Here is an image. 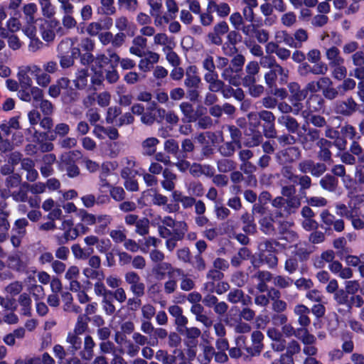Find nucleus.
Returning a JSON list of instances; mask_svg holds the SVG:
<instances>
[{
	"label": "nucleus",
	"instance_id": "13",
	"mask_svg": "<svg viewBox=\"0 0 364 364\" xmlns=\"http://www.w3.org/2000/svg\"><path fill=\"white\" fill-rule=\"evenodd\" d=\"M200 335V331L197 328H191L186 329V341L188 347L187 355L190 359L195 358L196 355V348L198 344V338Z\"/></svg>",
	"mask_w": 364,
	"mask_h": 364
},
{
	"label": "nucleus",
	"instance_id": "36",
	"mask_svg": "<svg viewBox=\"0 0 364 364\" xmlns=\"http://www.w3.org/2000/svg\"><path fill=\"white\" fill-rule=\"evenodd\" d=\"M37 10V5L35 3H29L23 6V12L26 15L28 23L33 24L37 21L34 17Z\"/></svg>",
	"mask_w": 364,
	"mask_h": 364
},
{
	"label": "nucleus",
	"instance_id": "22",
	"mask_svg": "<svg viewBox=\"0 0 364 364\" xmlns=\"http://www.w3.org/2000/svg\"><path fill=\"white\" fill-rule=\"evenodd\" d=\"M204 80L208 84V90L210 92H219L225 87V82L218 79V74L204 75Z\"/></svg>",
	"mask_w": 364,
	"mask_h": 364
},
{
	"label": "nucleus",
	"instance_id": "38",
	"mask_svg": "<svg viewBox=\"0 0 364 364\" xmlns=\"http://www.w3.org/2000/svg\"><path fill=\"white\" fill-rule=\"evenodd\" d=\"M240 148L241 144L231 141L223 144L220 148V151L223 156L228 157L232 156L237 149Z\"/></svg>",
	"mask_w": 364,
	"mask_h": 364
},
{
	"label": "nucleus",
	"instance_id": "10",
	"mask_svg": "<svg viewBox=\"0 0 364 364\" xmlns=\"http://www.w3.org/2000/svg\"><path fill=\"white\" fill-rule=\"evenodd\" d=\"M321 220L323 223L322 228L326 230L333 229L338 232H341L345 229V223L343 219L336 218L328 210H323L320 214Z\"/></svg>",
	"mask_w": 364,
	"mask_h": 364
},
{
	"label": "nucleus",
	"instance_id": "16",
	"mask_svg": "<svg viewBox=\"0 0 364 364\" xmlns=\"http://www.w3.org/2000/svg\"><path fill=\"white\" fill-rule=\"evenodd\" d=\"M227 299L232 304L240 303L243 306L252 304V298L244 291L239 289H232L227 296Z\"/></svg>",
	"mask_w": 364,
	"mask_h": 364
},
{
	"label": "nucleus",
	"instance_id": "27",
	"mask_svg": "<svg viewBox=\"0 0 364 364\" xmlns=\"http://www.w3.org/2000/svg\"><path fill=\"white\" fill-rule=\"evenodd\" d=\"M95 346V343L92 337L87 335L84 340V350L80 352L81 358L85 360H91L94 356L93 348Z\"/></svg>",
	"mask_w": 364,
	"mask_h": 364
},
{
	"label": "nucleus",
	"instance_id": "35",
	"mask_svg": "<svg viewBox=\"0 0 364 364\" xmlns=\"http://www.w3.org/2000/svg\"><path fill=\"white\" fill-rule=\"evenodd\" d=\"M88 76L87 70H78L76 73V78L73 80L75 87L78 90L84 89L87 86Z\"/></svg>",
	"mask_w": 364,
	"mask_h": 364
},
{
	"label": "nucleus",
	"instance_id": "34",
	"mask_svg": "<svg viewBox=\"0 0 364 364\" xmlns=\"http://www.w3.org/2000/svg\"><path fill=\"white\" fill-rule=\"evenodd\" d=\"M274 220L271 216H264L259 221L260 230L266 235H273L275 229L274 227Z\"/></svg>",
	"mask_w": 364,
	"mask_h": 364
},
{
	"label": "nucleus",
	"instance_id": "2",
	"mask_svg": "<svg viewBox=\"0 0 364 364\" xmlns=\"http://www.w3.org/2000/svg\"><path fill=\"white\" fill-rule=\"evenodd\" d=\"M272 205L276 209L275 218H287L296 213L300 208L301 202L300 198H284L282 196L274 198Z\"/></svg>",
	"mask_w": 364,
	"mask_h": 364
},
{
	"label": "nucleus",
	"instance_id": "8",
	"mask_svg": "<svg viewBox=\"0 0 364 364\" xmlns=\"http://www.w3.org/2000/svg\"><path fill=\"white\" fill-rule=\"evenodd\" d=\"M302 153L299 147L290 146L278 151L276 159L281 165H290L300 160Z\"/></svg>",
	"mask_w": 364,
	"mask_h": 364
},
{
	"label": "nucleus",
	"instance_id": "62",
	"mask_svg": "<svg viewBox=\"0 0 364 364\" xmlns=\"http://www.w3.org/2000/svg\"><path fill=\"white\" fill-rule=\"evenodd\" d=\"M259 43H266L269 39V32L264 28L257 26L254 36Z\"/></svg>",
	"mask_w": 364,
	"mask_h": 364
},
{
	"label": "nucleus",
	"instance_id": "19",
	"mask_svg": "<svg viewBox=\"0 0 364 364\" xmlns=\"http://www.w3.org/2000/svg\"><path fill=\"white\" fill-rule=\"evenodd\" d=\"M240 73V72L229 65L228 67L222 71L221 77L230 85L237 87L241 85L242 77Z\"/></svg>",
	"mask_w": 364,
	"mask_h": 364
},
{
	"label": "nucleus",
	"instance_id": "41",
	"mask_svg": "<svg viewBox=\"0 0 364 364\" xmlns=\"http://www.w3.org/2000/svg\"><path fill=\"white\" fill-rule=\"evenodd\" d=\"M301 330H308L306 328H299L295 329L291 323H286L282 327V336L284 335L286 337L295 336L299 339V336H302L303 332H299Z\"/></svg>",
	"mask_w": 364,
	"mask_h": 364
},
{
	"label": "nucleus",
	"instance_id": "4",
	"mask_svg": "<svg viewBox=\"0 0 364 364\" xmlns=\"http://www.w3.org/2000/svg\"><path fill=\"white\" fill-rule=\"evenodd\" d=\"M120 60L119 56L116 53H109V56L105 54L97 55L95 60V73L99 77H102L105 71L117 68Z\"/></svg>",
	"mask_w": 364,
	"mask_h": 364
},
{
	"label": "nucleus",
	"instance_id": "24",
	"mask_svg": "<svg viewBox=\"0 0 364 364\" xmlns=\"http://www.w3.org/2000/svg\"><path fill=\"white\" fill-rule=\"evenodd\" d=\"M277 120L278 123L285 127L289 133H296L299 127L297 120L290 115L282 114Z\"/></svg>",
	"mask_w": 364,
	"mask_h": 364
},
{
	"label": "nucleus",
	"instance_id": "12",
	"mask_svg": "<svg viewBox=\"0 0 364 364\" xmlns=\"http://www.w3.org/2000/svg\"><path fill=\"white\" fill-rule=\"evenodd\" d=\"M358 104L353 97H348L346 100L337 101L334 110L337 114L349 117L358 110Z\"/></svg>",
	"mask_w": 364,
	"mask_h": 364
},
{
	"label": "nucleus",
	"instance_id": "1",
	"mask_svg": "<svg viewBox=\"0 0 364 364\" xmlns=\"http://www.w3.org/2000/svg\"><path fill=\"white\" fill-rule=\"evenodd\" d=\"M57 50L60 65L63 68L71 67L75 60L78 58L84 65H90L95 60L92 52L81 53L78 47L74 46V43L70 38L63 39L58 44Z\"/></svg>",
	"mask_w": 364,
	"mask_h": 364
},
{
	"label": "nucleus",
	"instance_id": "54",
	"mask_svg": "<svg viewBox=\"0 0 364 364\" xmlns=\"http://www.w3.org/2000/svg\"><path fill=\"white\" fill-rule=\"evenodd\" d=\"M149 221L146 218L139 219L136 226V232L139 235L144 236L149 233Z\"/></svg>",
	"mask_w": 364,
	"mask_h": 364
},
{
	"label": "nucleus",
	"instance_id": "18",
	"mask_svg": "<svg viewBox=\"0 0 364 364\" xmlns=\"http://www.w3.org/2000/svg\"><path fill=\"white\" fill-rule=\"evenodd\" d=\"M320 132L314 128H309L307 133L304 135L299 134L300 137V142L303 148L306 150L311 149L313 144L318 141L320 138Z\"/></svg>",
	"mask_w": 364,
	"mask_h": 364
},
{
	"label": "nucleus",
	"instance_id": "15",
	"mask_svg": "<svg viewBox=\"0 0 364 364\" xmlns=\"http://www.w3.org/2000/svg\"><path fill=\"white\" fill-rule=\"evenodd\" d=\"M316 146L319 148L318 152V159L324 162L332 161V152L330 148L333 146V143L331 141L325 138H321L317 142Z\"/></svg>",
	"mask_w": 364,
	"mask_h": 364
},
{
	"label": "nucleus",
	"instance_id": "57",
	"mask_svg": "<svg viewBox=\"0 0 364 364\" xmlns=\"http://www.w3.org/2000/svg\"><path fill=\"white\" fill-rule=\"evenodd\" d=\"M159 142V139L155 137H150L146 139L143 142V146L146 148V154L149 156L153 155L156 152V146Z\"/></svg>",
	"mask_w": 364,
	"mask_h": 364
},
{
	"label": "nucleus",
	"instance_id": "21",
	"mask_svg": "<svg viewBox=\"0 0 364 364\" xmlns=\"http://www.w3.org/2000/svg\"><path fill=\"white\" fill-rule=\"evenodd\" d=\"M237 30L231 31L228 33L227 39L228 43L232 46V47H230L229 48L226 47L228 43H225V45L223 47V52L227 55H231L237 52V48L235 47L236 43L240 41V35L237 31Z\"/></svg>",
	"mask_w": 364,
	"mask_h": 364
},
{
	"label": "nucleus",
	"instance_id": "11",
	"mask_svg": "<svg viewBox=\"0 0 364 364\" xmlns=\"http://www.w3.org/2000/svg\"><path fill=\"white\" fill-rule=\"evenodd\" d=\"M303 332L302 336H299V339L304 345L303 353L306 357H314L318 353V348L314 346L316 342V338L311 334L308 330H301Z\"/></svg>",
	"mask_w": 364,
	"mask_h": 364
},
{
	"label": "nucleus",
	"instance_id": "61",
	"mask_svg": "<svg viewBox=\"0 0 364 364\" xmlns=\"http://www.w3.org/2000/svg\"><path fill=\"white\" fill-rule=\"evenodd\" d=\"M286 353L293 358V355L300 353L301 346L297 341L291 340L287 344L286 343Z\"/></svg>",
	"mask_w": 364,
	"mask_h": 364
},
{
	"label": "nucleus",
	"instance_id": "39",
	"mask_svg": "<svg viewBox=\"0 0 364 364\" xmlns=\"http://www.w3.org/2000/svg\"><path fill=\"white\" fill-rule=\"evenodd\" d=\"M217 168L220 173H227L234 171L236 168V164L231 159H223L218 161Z\"/></svg>",
	"mask_w": 364,
	"mask_h": 364
},
{
	"label": "nucleus",
	"instance_id": "26",
	"mask_svg": "<svg viewBox=\"0 0 364 364\" xmlns=\"http://www.w3.org/2000/svg\"><path fill=\"white\" fill-rule=\"evenodd\" d=\"M326 57L328 60V65L330 67L332 65H343L344 59L340 55V50L338 48L332 46L326 50Z\"/></svg>",
	"mask_w": 364,
	"mask_h": 364
},
{
	"label": "nucleus",
	"instance_id": "55",
	"mask_svg": "<svg viewBox=\"0 0 364 364\" xmlns=\"http://www.w3.org/2000/svg\"><path fill=\"white\" fill-rule=\"evenodd\" d=\"M336 210V214L340 217H344L347 219L352 218V215L355 211L353 210H349L346 204L341 203H337L335 204Z\"/></svg>",
	"mask_w": 364,
	"mask_h": 364
},
{
	"label": "nucleus",
	"instance_id": "9",
	"mask_svg": "<svg viewBox=\"0 0 364 364\" xmlns=\"http://www.w3.org/2000/svg\"><path fill=\"white\" fill-rule=\"evenodd\" d=\"M298 169L301 173H311L314 177L321 176L327 170L326 165L321 162H315L312 159H304L299 162Z\"/></svg>",
	"mask_w": 364,
	"mask_h": 364
},
{
	"label": "nucleus",
	"instance_id": "3",
	"mask_svg": "<svg viewBox=\"0 0 364 364\" xmlns=\"http://www.w3.org/2000/svg\"><path fill=\"white\" fill-rule=\"evenodd\" d=\"M333 299L338 306V311L341 314L350 313L353 306L360 308L364 304V300L360 295L350 296L344 289L337 291Z\"/></svg>",
	"mask_w": 364,
	"mask_h": 364
},
{
	"label": "nucleus",
	"instance_id": "50",
	"mask_svg": "<svg viewBox=\"0 0 364 364\" xmlns=\"http://www.w3.org/2000/svg\"><path fill=\"white\" fill-rule=\"evenodd\" d=\"M262 133L267 139L276 138L277 132L275 127V122L264 123L262 124Z\"/></svg>",
	"mask_w": 364,
	"mask_h": 364
},
{
	"label": "nucleus",
	"instance_id": "43",
	"mask_svg": "<svg viewBox=\"0 0 364 364\" xmlns=\"http://www.w3.org/2000/svg\"><path fill=\"white\" fill-rule=\"evenodd\" d=\"M293 279L289 277L277 275L273 278V284L275 287L280 289L289 288L291 286Z\"/></svg>",
	"mask_w": 364,
	"mask_h": 364
},
{
	"label": "nucleus",
	"instance_id": "14",
	"mask_svg": "<svg viewBox=\"0 0 364 364\" xmlns=\"http://www.w3.org/2000/svg\"><path fill=\"white\" fill-rule=\"evenodd\" d=\"M288 89L291 94L290 100L293 106L297 107L298 109H301L300 102L306 98L304 89H301L299 84L296 82L289 83Z\"/></svg>",
	"mask_w": 364,
	"mask_h": 364
},
{
	"label": "nucleus",
	"instance_id": "64",
	"mask_svg": "<svg viewBox=\"0 0 364 364\" xmlns=\"http://www.w3.org/2000/svg\"><path fill=\"white\" fill-rule=\"evenodd\" d=\"M262 134L259 131H257L253 133L251 137L247 139L245 144L248 147H255L259 146L262 142Z\"/></svg>",
	"mask_w": 364,
	"mask_h": 364
},
{
	"label": "nucleus",
	"instance_id": "56",
	"mask_svg": "<svg viewBox=\"0 0 364 364\" xmlns=\"http://www.w3.org/2000/svg\"><path fill=\"white\" fill-rule=\"evenodd\" d=\"M343 344L342 352L350 353L353 352L354 348V343L352 341V336L349 333H346L342 336Z\"/></svg>",
	"mask_w": 364,
	"mask_h": 364
},
{
	"label": "nucleus",
	"instance_id": "40",
	"mask_svg": "<svg viewBox=\"0 0 364 364\" xmlns=\"http://www.w3.org/2000/svg\"><path fill=\"white\" fill-rule=\"evenodd\" d=\"M168 311L171 316L176 318L177 331L182 333V309L178 306L173 305L169 307Z\"/></svg>",
	"mask_w": 364,
	"mask_h": 364
},
{
	"label": "nucleus",
	"instance_id": "5",
	"mask_svg": "<svg viewBox=\"0 0 364 364\" xmlns=\"http://www.w3.org/2000/svg\"><path fill=\"white\" fill-rule=\"evenodd\" d=\"M289 70L283 68L278 63L275 64L264 76L265 83L269 88L277 86L278 80L279 85H284L289 78Z\"/></svg>",
	"mask_w": 364,
	"mask_h": 364
},
{
	"label": "nucleus",
	"instance_id": "6",
	"mask_svg": "<svg viewBox=\"0 0 364 364\" xmlns=\"http://www.w3.org/2000/svg\"><path fill=\"white\" fill-rule=\"evenodd\" d=\"M186 78L185 85L188 87L187 95L191 101H196L198 97V85L200 82V78L198 75V69L195 65H191L187 68L186 72Z\"/></svg>",
	"mask_w": 364,
	"mask_h": 364
},
{
	"label": "nucleus",
	"instance_id": "44",
	"mask_svg": "<svg viewBox=\"0 0 364 364\" xmlns=\"http://www.w3.org/2000/svg\"><path fill=\"white\" fill-rule=\"evenodd\" d=\"M18 302L23 306V315L31 316V299L26 293L21 294L18 297Z\"/></svg>",
	"mask_w": 364,
	"mask_h": 364
},
{
	"label": "nucleus",
	"instance_id": "37",
	"mask_svg": "<svg viewBox=\"0 0 364 364\" xmlns=\"http://www.w3.org/2000/svg\"><path fill=\"white\" fill-rule=\"evenodd\" d=\"M28 225V221L26 218H18L14 222L11 231L12 232H15L20 236H25L26 235V228Z\"/></svg>",
	"mask_w": 364,
	"mask_h": 364
},
{
	"label": "nucleus",
	"instance_id": "63",
	"mask_svg": "<svg viewBox=\"0 0 364 364\" xmlns=\"http://www.w3.org/2000/svg\"><path fill=\"white\" fill-rule=\"evenodd\" d=\"M258 63L262 68L270 70L275 64L277 63V62L274 57L270 55H263L260 57L259 62Z\"/></svg>",
	"mask_w": 364,
	"mask_h": 364
},
{
	"label": "nucleus",
	"instance_id": "45",
	"mask_svg": "<svg viewBox=\"0 0 364 364\" xmlns=\"http://www.w3.org/2000/svg\"><path fill=\"white\" fill-rule=\"evenodd\" d=\"M203 68L208 72L204 75H210V74H218L215 71V64L213 57L210 55H206L202 63Z\"/></svg>",
	"mask_w": 364,
	"mask_h": 364
},
{
	"label": "nucleus",
	"instance_id": "51",
	"mask_svg": "<svg viewBox=\"0 0 364 364\" xmlns=\"http://www.w3.org/2000/svg\"><path fill=\"white\" fill-rule=\"evenodd\" d=\"M18 79L21 88H31L32 86V80L28 75V71L25 70H21L18 71Z\"/></svg>",
	"mask_w": 364,
	"mask_h": 364
},
{
	"label": "nucleus",
	"instance_id": "31",
	"mask_svg": "<svg viewBox=\"0 0 364 364\" xmlns=\"http://www.w3.org/2000/svg\"><path fill=\"white\" fill-rule=\"evenodd\" d=\"M171 265L166 262L158 263L152 269V273L158 280L164 279L166 274L171 272Z\"/></svg>",
	"mask_w": 364,
	"mask_h": 364
},
{
	"label": "nucleus",
	"instance_id": "29",
	"mask_svg": "<svg viewBox=\"0 0 364 364\" xmlns=\"http://www.w3.org/2000/svg\"><path fill=\"white\" fill-rule=\"evenodd\" d=\"M321 187L329 192H334L338 185V179L331 174H326L319 181Z\"/></svg>",
	"mask_w": 364,
	"mask_h": 364
},
{
	"label": "nucleus",
	"instance_id": "7",
	"mask_svg": "<svg viewBox=\"0 0 364 364\" xmlns=\"http://www.w3.org/2000/svg\"><path fill=\"white\" fill-rule=\"evenodd\" d=\"M75 152L73 151L63 154L60 157L58 168L60 171H66L69 178L77 177L80 173V168L75 160Z\"/></svg>",
	"mask_w": 364,
	"mask_h": 364
},
{
	"label": "nucleus",
	"instance_id": "20",
	"mask_svg": "<svg viewBox=\"0 0 364 364\" xmlns=\"http://www.w3.org/2000/svg\"><path fill=\"white\" fill-rule=\"evenodd\" d=\"M251 339L253 346L252 348H247L246 350L251 355L257 356L259 355L263 348L262 341L264 335L259 331H255L252 333Z\"/></svg>",
	"mask_w": 364,
	"mask_h": 364
},
{
	"label": "nucleus",
	"instance_id": "30",
	"mask_svg": "<svg viewBox=\"0 0 364 364\" xmlns=\"http://www.w3.org/2000/svg\"><path fill=\"white\" fill-rule=\"evenodd\" d=\"M324 100L319 95H310L306 100L308 108L312 112H318L323 109Z\"/></svg>",
	"mask_w": 364,
	"mask_h": 364
},
{
	"label": "nucleus",
	"instance_id": "17",
	"mask_svg": "<svg viewBox=\"0 0 364 364\" xmlns=\"http://www.w3.org/2000/svg\"><path fill=\"white\" fill-rule=\"evenodd\" d=\"M310 309L304 304H299L294 306V313L296 316H298V323L302 328H306V327L310 325Z\"/></svg>",
	"mask_w": 364,
	"mask_h": 364
},
{
	"label": "nucleus",
	"instance_id": "49",
	"mask_svg": "<svg viewBox=\"0 0 364 364\" xmlns=\"http://www.w3.org/2000/svg\"><path fill=\"white\" fill-rule=\"evenodd\" d=\"M281 23L285 27H292L296 23L297 17L294 12L288 11L281 16Z\"/></svg>",
	"mask_w": 364,
	"mask_h": 364
},
{
	"label": "nucleus",
	"instance_id": "53",
	"mask_svg": "<svg viewBox=\"0 0 364 364\" xmlns=\"http://www.w3.org/2000/svg\"><path fill=\"white\" fill-rule=\"evenodd\" d=\"M297 177L298 178H296V182H298V184L300 186L301 192H303L311 188L312 181L309 176L306 175V173H303L302 175H298Z\"/></svg>",
	"mask_w": 364,
	"mask_h": 364
},
{
	"label": "nucleus",
	"instance_id": "42",
	"mask_svg": "<svg viewBox=\"0 0 364 364\" xmlns=\"http://www.w3.org/2000/svg\"><path fill=\"white\" fill-rule=\"evenodd\" d=\"M281 175L288 182L296 183L298 174L294 173V168L290 165H283L280 171Z\"/></svg>",
	"mask_w": 364,
	"mask_h": 364
},
{
	"label": "nucleus",
	"instance_id": "25",
	"mask_svg": "<svg viewBox=\"0 0 364 364\" xmlns=\"http://www.w3.org/2000/svg\"><path fill=\"white\" fill-rule=\"evenodd\" d=\"M115 26L121 32L126 31L129 36H134L135 34L136 26L129 23L127 18L121 16L115 20Z\"/></svg>",
	"mask_w": 364,
	"mask_h": 364
},
{
	"label": "nucleus",
	"instance_id": "28",
	"mask_svg": "<svg viewBox=\"0 0 364 364\" xmlns=\"http://www.w3.org/2000/svg\"><path fill=\"white\" fill-rule=\"evenodd\" d=\"M240 220L243 224L242 230L247 234H254L257 231V225L255 223L253 215L247 212L244 213Z\"/></svg>",
	"mask_w": 364,
	"mask_h": 364
},
{
	"label": "nucleus",
	"instance_id": "32",
	"mask_svg": "<svg viewBox=\"0 0 364 364\" xmlns=\"http://www.w3.org/2000/svg\"><path fill=\"white\" fill-rule=\"evenodd\" d=\"M250 257V251L246 247H242L239 250L238 252L232 257L231 264L235 267H239L242 261L248 259Z\"/></svg>",
	"mask_w": 364,
	"mask_h": 364
},
{
	"label": "nucleus",
	"instance_id": "60",
	"mask_svg": "<svg viewBox=\"0 0 364 364\" xmlns=\"http://www.w3.org/2000/svg\"><path fill=\"white\" fill-rule=\"evenodd\" d=\"M161 240L155 237L149 236L148 238H146L144 243L141 245V251L143 253H148L149 251L150 246H154L156 247L159 243H161Z\"/></svg>",
	"mask_w": 364,
	"mask_h": 364
},
{
	"label": "nucleus",
	"instance_id": "46",
	"mask_svg": "<svg viewBox=\"0 0 364 364\" xmlns=\"http://www.w3.org/2000/svg\"><path fill=\"white\" fill-rule=\"evenodd\" d=\"M77 215L87 225H92L97 221L96 216L92 213H89L86 210L81 208L77 211Z\"/></svg>",
	"mask_w": 364,
	"mask_h": 364
},
{
	"label": "nucleus",
	"instance_id": "58",
	"mask_svg": "<svg viewBox=\"0 0 364 364\" xmlns=\"http://www.w3.org/2000/svg\"><path fill=\"white\" fill-rule=\"evenodd\" d=\"M341 133L345 138L350 140H354L358 135L355 128L349 124H346L341 127Z\"/></svg>",
	"mask_w": 364,
	"mask_h": 364
},
{
	"label": "nucleus",
	"instance_id": "23",
	"mask_svg": "<svg viewBox=\"0 0 364 364\" xmlns=\"http://www.w3.org/2000/svg\"><path fill=\"white\" fill-rule=\"evenodd\" d=\"M207 10L209 13L216 11L220 17L224 18L229 15L230 7L227 3L217 4L214 1H210L208 4Z\"/></svg>",
	"mask_w": 364,
	"mask_h": 364
},
{
	"label": "nucleus",
	"instance_id": "33",
	"mask_svg": "<svg viewBox=\"0 0 364 364\" xmlns=\"http://www.w3.org/2000/svg\"><path fill=\"white\" fill-rule=\"evenodd\" d=\"M57 133L55 129H49L47 132H41L35 130L33 137L36 139L38 143H43L46 141H54L57 138Z\"/></svg>",
	"mask_w": 364,
	"mask_h": 364
},
{
	"label": "nucleus",
	"instance_id": "59",
	"mask_svg": "<svg viewBox=\"0 0 364 364\" xmlns=\"http://www.w3.org/2000/svg\"><path fill=\"white\" fill-rule=\"evenodd\" d=\"M122 114V109L119 107H109L107 112L106 122L108 124H113L117 117Z\"/></svg>",
	"mask_w": 364,
	"mask_h": 364
},
{
	"label": "nucleus",
	"instance_id": "48",
	"mask_svg": "<svg viewBox=\"0 0 364 364\" xmlns=\"http://www.w3.org/2000/svg\"><path fill=\"white\" fill-rule=\"evenodd\" d=\"M215 354L213 347L205 346L203 349V354L199 355L198 360L202 364H208Z\"/></svg>",
	"mask_w": 364,
	"mask_h": 364
},
{
	"label": "nucleus",
	"instance_id": "47",
	"mask_svg": "<svg viewBox=\"0 0 364 364\" xmlns=\"http://www.w3.org/2000/svg\"><path fill=\"white\" fill-rule=\"evenodd\" d=\"M83 274L88 279H96L98 281H102L105 277L104 272L99 269L85 268Z\"/></svg>",
	"mask_w": 364,
	"mask_h": 364
},
{
	"label": "nucleus",
	"instance_id": "52",
	"mask_svg": "<svg viewBox=\"0 0 364 364\" xmlns=\"http://www.w3.org/2000/svg\"><path fill=\"white\" fill-rule=\"evenodd\" d=\"M314 65L311 66V74L314 75H325L328 71V65L324 62L320 61L314 63Z\"/></svg>",
	"mask_w": 364,
	"mask_h": 364
}]
</instances>
